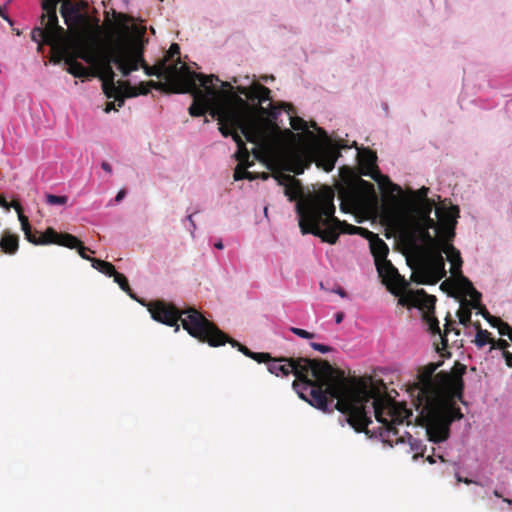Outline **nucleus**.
Returning <instances> with one entry per match:
<instances>
[{"label":"nucleus","mask_w":512,"mask_h":512,"mask_svg":"<svg viewBox=\"0 0 512 512\" xmlns=\"http://www.w3.org/2000/svg\"><path fill=\"white\" fill-rule=\"evenodd\" d=\"M455 284V278L453 279H448V280H445L441 283L440 285V288L442 290H447V289H454V285Z\"/></svg>","instance_id":"obj_51"},{"label":"nucleus","mask_w":512,"mask_h":512,"mask_svg":"<svg viewBox=\"0 0 512 512\" xmlns=\"http://www.w3.org/2000/svg\"><path fill=\"white\" fill-rule=\"evenodd\" d=\"M343 320V313L339 312L335 315V321L336 323H340Z\"/></svg>","instance_id":"obj_61"},{"label":"nucleus","mask_w":512,"mask_h":512,"mask_svg":"<svg viewBox=\"0 0 512 512\" xmlns=\"http://www.w3.org/2000/svg\"><path fill=\"white\" fill-rule=\"evenodd\" d=\"M179 55H180V46L177 43H173L170 46L169 50L167 51L166 56L163 59H167V62H168L170 59H173L175 56H179Z\"/></svg>","instance_id":"obj_47"},{"label":"nucleus","mask_w":512,"mask_h":512,"mask_svg":"<svg viewBox=\"0 0 512 512\" xmlns=\"http://www.w3.org/2000/svg\"><path fill=\"white\" fill-rule=\"evenodd\" d=\"M66 247H67V248H70V249H77L78 254H79L83 259L89 260V261L91 262V259H92V258H91V257H89V256L86 254V252H87V251H90V252H91V250H90L89 248L85 247V246L83 245V243H82L78 238H77V242L75 243V245H73V246H66ZM92 253H94V252L92 251Z\"/></svg>","instance_id":"obj_42"},{"label":"nucleus","mask_w":512,"mask_h":512,"mask_svg":"<svg viewBox=\"0 0 512 512\" xmlns=\"http://www.w3.org/2000/svg\"><path fill=\"white\" fill-rule=\"evenodd\" d=\"M410 222H413V224L424 226V228H426L427 230L435 229L437 227L435 220L428 216L425 218H411Z\"/></svg>","instance_id":"obj_41"},{"label":"nucleus","mask_w":512,"mask_h":512,"mask_svg":"<svg viewBox=\"0 0 512 512\" xmlns=\"http://www.w3.org/2000/svg\"><path fill=\"white\" fill-rule=\"evenodd\" d=\"M46 202L50 205H65L68 202L67 196H58L53 194L46 195Z\"/></svg>","instance_id":"obj_43"},{"label":"nucleus","mask_w":512,"mask_h":512,"mask_svg":"<svg viewBox=\"0 0 512 512\" xmlns=\"http://www.w3.org/2000/svg\"><path fill=\"white\" fill-rule=\"evenodd\" d=\"M310 346L320 352V353H328V352H331L333 350L332 347L330 346H327V345H324V344H320V343H316V342H311L310 343Z\"/></svg>","instance_id":"obj_50"},{"label":"nucleus","mask_w":512,"mask_h":512,"mask_svg":"<svg viewBox=\"0 0 512 512\" xmlns=\"http://www.w3.org/2000/svg\"><path fill=\"white\" fill-rule=\"evenodd\" d=\"M267 368L277 377L293 374L292 387L298 396L324 412L329 411L328 396L337 399L336 408L356 432L368 433L372 420L367 405L371 402L382 440L390 446L404 442L398 426L409 425L412 412L403 404L387 401L383 391L368 380L347 378L328 361L305 357H272Z\"/></svg>","instance_id":"obj_1"},{"label":"nucleus","mask_w":512,"mask_h":512,"mask_svg":"<svg viewBox=\"0 0 512 512\" xmlns=\"http://www.w3.org/2000/svg\"><path fill=\"white\" fill-rule=\"evenodd\" d=\"M452 277L455 278L454 289H457L459 292L465 295H469L473 302V307L479 308L481 293L474 288L472 282L463 275L462 271L453 274Z\"/></svg>","instance_id":"obj_22"},{"label":"nucleus","mask_w":512,"mask_h":512,"mask_svg":"<svg viewBox=\"0 0 512 512\" xmlns=\"http://www.w3.org/2000/svg\"><path fill=\"white\" fill-rule=\"evenodd\" d=\"M234 91L240 97L244 95L246 97L245 100L254 106H263V103L266 101L272 103L271 90L260 83H253L248 87L237 86L234 88Z\"/></svg>","instance_id":"obj_20"},{"label":"nucleus","mask_w":512,"mask_h":512,"mask_svg":"<svg viewBox=\"0 0 512 512\" xmlns=\"http://www.w3.org/2000/svg\"><path fill=\"white\" fill-rule=\"evenodd\" d=\"M475 309L473 307L472 300L468 301L466 299H463L461 301V306L457 312V316L459 318L460 324L464 326H468L471 323V309Z\"/></svg>","instance_id":"obj_33"},{"label":"nucleus","mask_w":512,"mask_h":512,"mask_svg":"<svg viewBox=\"0 0 512 512\" xmlns=\"http://www.w3.org/2000/svg\"><path fill=\"white\" fill-rule=\"evenodd\" d=\"M147 309L151 314L153 320L165 324L170 327H175V331H179L178 322L181 324L187 319L190 310H196L193 307H189L185 310L178 309L174 304L167 303L163 300H156L147 304Z\"/></svg>","instance_id":"obj_10"},{"label":"nucleus","mask_w":512,"mask_h":512,"mask_svg":"<svg viewBox=\"0 0 512 512\" xmlns=\"http://www.w3.org/2000/svg\"><path fill=\"white\" fill-rule=\"evenodd\" d=\"M102 80V89L107 98H114L117 102V107L124 105V98L121 95V86L115 84V72L112 68V64H109V60L104 63V69L95 74Z\"/></svg>","instance_id":"obj_17"},{"label":"nucleus","mask_w":512,"mask_h":512,"mask_svg":"<svg viewBox=\"0 0 512 512\" xmlns=\"http://www.w3.org/2000/svg\"><path fill=\"white\" fill-rule=\"evenodd\" d=\"M66 43L67 35L65 36V41L63 43L50 46L53 50H58L60 52L61 57L68 65L67 72L77 78H88L90 76H95L94 70L91 71L89 68L85 67L83 64L76 60L74 54L70 53L66 47Z\"/></svg>","instance_id":"obj_19"},{"label":"nucleus","mask_w":512,"mask_h":512,"mask_svg":"<svg viewBox=\"0 0 512 512\" xmlns=\"http://www.w3.org/2000/svg\"><path fill=\"white\" fill-rule=\"evenodd\" d=\"M101 167L104 171L108 172V173H111L112 172V167L111 165L108 163V162H102L101 164Z\"/></svg>","instance_id":"obj_60"},{"label":"nucleus","mask_w":512,"mask_h":512,"mask_svg":"<svg viewBox=\"0 0 512 512\" xmlns=\"http://www.w3.org/2000/svg\"><path fill=\"white\" fill-rule=\"evenodd\" d=\"M456 480H457V482H459V483H460V482H462V483H465V484H467V485H469V484H476V485H480V483H479V482L474 481V480L469 479V478H464V477L460 476L459 474H457V475H456Z\"/></svg>","instance_id":"obj_53"},{"label":"nucleus","mask_w":512,"mask_h":512,"mask_svg":"<svg viewBox=\"0 0 512 512\" xmlns=\"http://www.w3.org/2000/svg\"><path fill=\"white\" fill-rule=\"evenodd\" d=\"M91 264L94 269L98 270L99 272L107 276H112L115 273V267L110 262L93 258L91 259Z\"/></svg>","instance_id":"obj_34"},{"label":"nucleus","mask_w":512,"mask_h":512,"mask_svg":"<svg viewBox=\"0 0 512 512\" xmlns=\"http://www.w3.org/2000/svg\"><path fill=\"white\" fill-rule=\"evenodd\" d=\"M120 86L122 87L121 95L123 96V98H131L138 96V88H136V86H131L128 81H121Z\"/></svg>","instance_id":"obj_39"},{"label":"nucleus","mask_w":512,"mask_h":512,"mask_svg":"<svg viewBox=\"0 0 512 512\" xmlns=\"http://www.w3.org/2000/svg\"><path fill=\"white\" fill-rule=\"evenodd\" d=\"M315 154V161L318 167L323 168L326 172H330L334 169L339 154L335 148L319 146L317 147Z\"/></svg>","instance_id":"obj_25"},{"label":"nucleus","mask_w":512,"mask_h":512,"mask_svg":"<svg viewBox=\"0 0 512 512\" xmlns=\"http://www.w3.org/2000/svg\"><path fill=\"white\" fill-rule=\"evenodd\" d=\"M215 248L217 249H223V243L221 241H218L214 244Z\"/></svg>","instance_id":"obj_62"},{"label":"nucleus","mask_w":512,"mask_h":512,"mask_svg":"<svg viewBox=\"0 0 512 512\" xmlns=\"http://www.w3.org/2000/svg\"><path fill=\"white\" fill-rule=\"evenodd\" d=\"M483 317L489 322V324L495 328L498 327L503 321L495 316H492L489 314V312L483 308V311H481Z\"/></svg>","instance_id":"obj_45"},{"label":"nucleus","mask_w":512,"mask_h":512,"mask_svg":"<svg viewBox=\"0 0 512 512\" xmlns=\"http://www.w3.org/2000/svg\"><path fill=\"white\" fill-rule=\"evenodd\" d=\"M16 210L18 212V216H19V221L21 224L23 223H28L29 220H28V217H26L22 212H21V206L20 205H17L16 206Z\"/></svg>","instance_id":"obj_55"},{"label":"nucleus","mask_w":512,"mask_h":512,"mask_svg":"<svg viewBox=\"0 0 512 512\" xmlns=\"http://www.w3.org/2000/svg\"><path fill=\"white\" fill-rule=\"evenodd\" d=\"M424 320L426 321L427 325H428V329L429 331L432 333V334H438L439 337H440V340H441V345L442 347L439 348V346L437 345L436 349L439 351V350H444L447 348L448 346V340H447V334L449 332H451L452 330H454V328H452V321L451 320H447L445 325H444V333L442 334L441 333V330H440V327H439V321L437 320V318L433 315V312H427L424 314Z\"/></svg>","instance_id":"obj_23"},{"label":"nucleus","mask_w":512,"mask_h":512,"mask_svg":"<svg viewBox=\"0 0 512 512\" xmlns=\"http://www.w3.org/2000/svg\"><path fill=\"white\" fill-rule=\"evenodd\" d=\"M161 87L162 83L155 81L141 82L138 86H136V88H138V96L147 95L151 88L160 89Z\"/></svg>","instance_id":"obj_40"},{"label":"nucleus","mask_w":512,"mask_h":512,"mask_svg":"<svg viewBox=\"0 0 512 512\" xmlns=\"http://www.w3.org/2000/svg\"><path fill=\"white\" fill-rule=\"evenodd\" d=\"M503 357L506 361V364L512 368V353L511 352H506V353H503Z\"/></svg>","instance_id":"obj_57"},{"label":"nucleus","mask_w":512,"mask_h":512,"mask_svg":"<svg viewBox=\"0 0 512 512\" xmlns=\"http://www.w3.org/2000/svg\"><path fill=\"white\" fill-rule=\"evenodd\" d=\"M451 241L441 240L439 250L442 254L445 253L447 260L451 263V274L462 271L463 260L461 258L459 250H457L451 243Z\"/></svg>","instance_id":"obj_26"},{"label":"nucleus","mask_w":512,"mask_h":512,"mask_svg":"<svg viewBox=\"0 0 512 512\" xmlns=\"http://www.w3.org/2000/svg\"><path fill=\"white\" fill-rule=\"evenodd\" d=\"M436 214L438 217V231L441 240L452 241L455 236L456 219L459 217V208L457 206L438 208Z\"/></svg>","instance_id":"obj_15"},{"label":"nucleus","mask_w":512,"mask_h":512,"mask_svg":"<svg viewBox=\"0 0 512 512\" xmlns=\"http://www.w3.org/2000/svg\"><path fill=\"white\" fill-rule=\"evenodd\" d=\"M296 174H301L304 171V167H297L293 170Z\"/></svg>","instance_id":"obj_63"},{"label":"nucleus","mask_w":512,"mask_h":512,"mask_svg":"<svg viewBox=\"0 0 512 512\" xmlns=\"http://www.w3.org/2000/svg\"><path fill=\"white\" fill-rule=\"evenodd\" d=\"M183 81L178 83V86L172 89L175 93H190L193 96V103L189 107V114L193 117H200L208 110L211 111L210 106L212 102V95L216 94V89L210 84L215 80L220 82L218 76L213 74L204 75L191 71L189 67H184L182 72Z\"/></svg>","instance_id":"obj_6"},{"label":"nucleus","mask_w":512,"mask_h":512,"mask_svg":"<svg viewBox=\"0 0 512 512\" xmlns=\"http://www.w3.org/2000/svg\"><path fill=\"white\" fill-rule=\"evenodd\" d=\"M465 372L466 366L460 362H455L450 373L444 371L437 373V379L442 386V393L451 399L453 407H457L456 399L462 401L464 390L462 377Z\"/></svg>","instance_id":"obj_11"},{"label":"nucleus","mask_w":512,"mask_h":512,"mask_svg":"<svg viewBox=\"0 0 512 512\" xmlns=\"http://www.w3.org/2000/svg\"><path fill=\"white\" fill-rule=\"evenodd\" d=\"M290 125H291L292 129H294L296 131H306L307 135L309 137H314L312 132L307 131L308 124L303 118H301L299 116H291L290 117Z\"/></svg>","instance_id":"obj_38"},{"label":"nucleus","mask_w":512,"mask_h":512,"mask_svg":"<svg viewBox=\"0 0 512 512\" xmlns=\"http://www.w3.org/2000/svg\"><path fill=\"white\" fill-rule=\"evenodd\" d=\"M359 164L361 167V173L365 176H370L374 180H379V178H384L385 181L390 185L392 191H396L400 193L402 191L401 187L397 184H393L390 182L388 177H384L380 175L376 160V153L368 148H364L359 152Z\"/></svg>","instance_id":"obj_18"},{"label":"nucleus","mask_w":512,"mask_h":512,"mask_svg":"<svg viewBox=\"0 0 512 512\" xmlns=\"http://www.w3.org/2000/svg\"><path fill=\"white\" fill-rule=\"evenodd\" d=\"M275 179L278 181L279 185H283L285 187L284 193L291 201L295 200L300 194L301 184L295 177L289 174L278 173L275 175Z\"/></svg>","instance_id":"obj_27"},{"label":"nucleus","mask_w":512,"mask_h":512,"mask_svg":"<svg viewBox=\"0 0 512 512\" xmlns=\"http://www.w3.org/2000/svg\"><path fill=\"white\" fill-rule=\"evenodd\" d=\"M490 335L491 334L489 331L481 329L480 325L478 324L477 333L475 336V344L478 347H483L488 343L492 345L493 338H491Z\"/></svg>","instance_id":"obj_37"},{"label":"nucleus","mask_w":512,"mask_h":512,"mask_svg":"<svg viewBox=\"0 0 512 512\" xmlns=\"http://www.w3.org/2000/svg\"><path fill=\"white\" fill-rule=\"evenodd\" d=\"M111 277L114 278V281L119 285V287L124 292H126L131 298L136 299L135 295L132 292V289L130 288L127 278L123 274L115 270V273Z\"/></svg>","instance_id":"obj_36"},{"label":"nucleus","mask_w":512,"mask_h":512,"mask_svg":"<svg viewBox=\"0 0 512 512\" xmlns=\"http://www.w3.org/2000/svg\"><path fill=\"white\" fill-rule=\"evenodd\" d=\"M376 269L382 283L392 294L398 296L406 288L407 283L405 279L399 274L390 260L380 261V263L376 264Z\"/></svg>","instance_id":"obj_13"},{"label":"nucleus","mask_w":512,"mask_h":512,"mask_svg":"<svg viewBox=\"0 0 512 512\" xmlns=\"http://www.w3.org/2000/svg\"><path fill=\"white\" fill-rule=\"evenodd\" d=\"M18 247L19 239L17 235L5 234L0 240V249L3 253L14 254Z\"/></svg>","instance_id":"obj_32"},{"label":"nucleus","mask_w":512,"mask_h":512,"mask_svg":"<svg viewBox=\"0 0 512 512\" xmlns=\"http://www.w3.org/2000/svg\"><path fill=\"white\" fill-rule=\"evenodd\" d=\"M61 0H42L41 26L33 28L31 39L38 44V51L44 45H55L65 41L66 30L59 25L57 6Z\"/></svg>","instance_id":"obj_8"},{"label":"nucleus","mask_w":512,"mask_h":512,"mask_svg":"<svg viewBox=\"0 0 512 512\" xmlns=\"http://www.w3.org/2000/svg\"><path fill=\"white\" fill-rule=\"evenodd\" d=\"M21 228H22V230H23V232L25 234V238L27 240H31L30 236H31L32 227H31L30 223L28 222V223L21 224Z\"/></svg>","instance_id":"obj_52"},{"label":"nucleus","mask_w":512,"mask_h":512,"mask_svg":"<svg viewBox=\"0 0 512 512\" xmlns=\"http://www.w3.org/2000/svg\"><path fill=\"white\" fill-rule=\"evenodd\" d=\"M145 41L138 37L133 40H124L117 68L123 76H129L131 72L137 71L141 67L147 76L165 77L172 85L173 89L178 86L180 81L184 80L182 72L185 63L181 64L180 59L172 65H167V59H162L158 64L149 66L144 59Z\"/></svg>","instance_id":"obj_5"},{"label":"nucleus","mask_w":512,"mask_h":512,"mask_svg":"<svg viewBox=\"0 0 512 512\" xmlns=\"http://www.w3.org/2000/svg\"><path fill=\"white\" fill-rule=\"evenodd\" d=\"M62 5L60 8L61 16L63 17L65 23L70 25L72 18L77 20L80 18L79 8L77 5L73 4L70 0H61Z\"/></svg>","instance_id":"obj_30"},{"label":"nucleus","mask_w":512,"mask_h":512,"mask_svg":"<svg viewBox=\"0 0 512 512\" xmlns=\"http://www.w3.org/2000/svg\"><path fill=\"white\" fill-rule=\"evenodd\" d=\"M440 363L426 365L410 388L413 403L426 428L428 440L434 443L446 441L450 436L453 421L461 420L463 413L453 407L451 399L442 393V386L435 374Z\"/></svg>","instance_id":"obj_3"},{"label":"nucleus","mask_w":512,"mask_h":512,"mask_svg":"<svg viewBox=\"0 0 512 512\" xmlns=\"http://www.w3.org/2000/svg\"><path fill=\"white\" fill-rule=\"evenodd\" d=\"M433 200H424L423 203H415L414 205H410V208L413 212L412 218H425L430 217L432 210L434 208Z\"/></svg>","instance_id":"obj_31"},{"label":"nucleus","mask_w":512,"mask_h":512,"mask_svg":"<svg viewBox=\"0 0 512 512\" xmlns=\"http://www.w3.org/2000/svg\"><path fill=\"white\" fill-rule=\"evenodd\" d=\"M188 312L189 315L183 323V328L190 336L202 343H207L211 347H219L229 343L245 356L251 357L253 351L219 329L214 322L208 320L200 311L190 310Z\"/></svg>","instance_id":"obj_7"},{"label":"nucleus","mask_w":512,"mask_h":512,"mask_svg":"<svg viewBox=\"0 0 512 512\" xmlns=\"http://www.w3.org/2000/svg\"><path fill=\"white\" fill-rule=\"evenodd\" d=\"M310 126L313 127L314 129H316V131L318 132V134L321 137H323L325 139L328 137L326 131L323 128L318 127L316 122L312 121L310 123Z\"/></svg>","instance_id":"obj_54"},{"label":"nucleus","mask_w":512,"mask_h":512,"mask_svg":"<svg viewBox=\"0 0 512 512\" xmlns=\"http://www.w3.org/2000/svg\"><path fill=\"white\" fill-rule=\"evenodd\" d=\"M367 233L370 235V250L374 257L375 265L380 263V261L388 260L389 248L387 244L378 235L369 231Z\"/></svg>","instance_id":"obj_28"},{"label":"nucleus","mask_w":512,"mask_h":512,"mask_svg":"<svg viewBox=\"0 0 512 512\" xmlns=\"http://www.w3.org/2000/svg\"><path fill=\"white\" fill-rule=\"evenodd\" d=\"M337 293H338L341 297H346V292H345L343 289H341V288L337 291Z\"/></svg>","instance_id":"obj_64"},{"label":"nucleus","mask_w":512,"mask_h":512,"mask_svg":"<svg viewBox=\"0 0 512 512\" xmlns=\"http://www.w3.org/2000/svg\"><path fill=\"white\" fill-rule=\"evenodd\" d=\"M334 198V190L324 186L297 203L296 211L302 234H312L323 242L335 244L340 234H355L363 230L335 216Z\"/></svg>","instance_id":"obj_4"},{"label":"nucleus","mask_w":512,"mask_h":512,"mask_svg":"<svg viewBox=\"0 0 512 512\" xmlns=\"http://www.w3.org/2000/svg\"><path fill=\"white\" fill-rule=\"evenodd\" d=\"M123 41L124 39L118 38L107 46L101 48L81 45L77 48L76 55L74 56L90 64L92 69L95 71V74H97L104 69V63L106 60H109V64H115L116 67L118 66Z\"/></svg>","instance_id":"obj_9"},{"label":"nucleus","mask_w":512,"mask_h":512,"mask_svg":"<svg viewBox=\"0 0 512 512\" xmlns=\"http://www.w3.org/2000/svg\"><path fill=\"white\" fill-rule=\"evenodd\" d=\"M125 195H126V191H125L124 189H121V190L117 193V195H116V197H115V201H116V202H120V201L125 197Z\"/></svg>","instance_id":"obj_59"},{"label":"nucleus","mask_w":512,"mask_h":512,"mask_svg":"<svg viewBox=\"0 0 512 512\" xmlns=\"http://www.w3.org/2000/svg\"><path fill=\"white\" fill-rule=\"evenodd\" d=\"M424 320L426 321L427 325H428V329L429 331L432 333V334H438L439 337H440V340H441V345L442 347L439 348V346L437 345L436 349L439 351V350H444L447 348L448 346V340H447V334L449 332H451L452 330H454V328H452V321L451 320H447L445 325H444V333L442 334L441 333V330H440V327H439V321L437 320V318L433 315V312H427L424 314Z\"/></svg>","instance_id":"obj_24"},{"label":"nucleus","mask_w":512,"mask_h":512,"mask_svg":"<svg viewBox=\"0 0 512 512\" xmlns=\"http://www.w3.org/2000/svg\"><path fill=\"white\" fill-rule=\"evenodd\" d=\"M290 331L293 334H295V335H297V336H299L301 338H304V339H312L315 336L313 333H310V332H308V331H306L304 329H300V328H296V327H291Z\"/></svg>","instance_id":"obj_48"},{"label":"nucleus","mask_w":512,"mask_h":512,"mask_svg":"<svg viewBox=\"0 0 512 512\" xmlns=\"http://www.w3.org/2000/svg\"><path fill=\"white\" fill-rule=\"evenodd\" d=\"M509 347L508 342L505 339H493L491 349H500L502 350V354L509 352L507 348Z\"/></svg>","instance_id":"obj_46"},{"label":"nucleus","mask_w":512,"mask_h":512,"mask_svg":"<svg viewBox=\"0 0 512 512\" xmlns=\"http://www.w3.org/2000/svg\"><path fill=\"white\" fill-rule=\"evenodd\" d=\"M497 329L499 334L503 336L509 337V335H511L512 333V327L504 321L500 325H498Z\"/></svg>","instance_id":"obj_49"},{"label":"nucleus","mask_w":512,"mask_h":512,"mask_svg":"<svg viewBox=\"0 0 512 512\" xmlns=\"http://www.w3.org/2000/svg\"><path fill=\"white\" fill-rule=\"evenodd\" d=\"M250 358L258 363H269L272 360L271 354L266 352H253Z\"/></svg>","instance_id":"obj_44"},{"label":"nucleus","mask_w":512,"mask_h":512,"mask_svg":"<svg viewBox=\"0 0 512 512\" xmlns=\"http://www.w3.org/2000/svg\"><path fill=\"white\" fill-rule=\"evenodd\" d=\"M117 21L120 25L125 26L126 22L128 21V17L125 14L117 13L116 14Z\"/></svg>","instance_id":"obj_56"},{"label":"nucleus","mask_w":512,"mask_h":512,"mask_svg":"<svg viewBox=\"0 0 512 512\" xmlns=\"http://www.w3.org/2000/svg\"><path fill=\"white\" fill-rule=\"evenodd\" d=\"M435 296L428 295L423 289L416 292L409 291L399 297L398 303L402 306L426 308L428 311L434 309Z\"/></svg>","instance_id":"obj_21"},{"label":"nucleus","mask_w":512,"mask_h":512,"mask_svg":"<svg viewBox=\"0 0 512 512\" xmlns=\"http://www.w3.org/2000/svg\"><path fill=\"white\" fill-rule=\"evenodd\" d=\"M361 189L373 190V185L368 181L358 179L356 183H348L339 187L338 194L342 201V210H345V206L356 208L360 205L362 200Z\"/></svg>","instance_id":"obj_14"},{"label":"nucleus","mask_w":512,"mask_h":512,"mask_svg":"<svg viewBox=\"0 0 512 512\" xmlns=\"http://www.w3.org/2000/svg\"><path fill=\"white\" fill-rule=\"evenodd\" d=\"M30 243L35 245L57 244L60 246H73L77 242V237L69 233H58L49 227L44 233L31 230Z\"/></svg>","instance_id":"obj_16"},{"label":"nucleus","mask_w":512,"mask_h":512,"mask_svg":"<svg viewBox=\"0 0 512 512\" xmlns=\"http://www.w3.org/2000/svg\"><path fill=\"white\" fill-rule=\"evenodd\" d=\"M446 276L445 261L442 251H433L429 261L422 264L412 275L418 284L434 285Z\"/></svg>","instance_id":"obj_12"},{"label":"nucleus","mask_w":512,"mask_h":512,"mask_svg":"<svg viewBox=\"0 0 512 512\" xmlns=\"http://www.w3.org/2000/svg\"><path fill=\"white\" fill-rule=\"evenodd\" d=\"M409 226V234L413 241L419 240L422 243L429 244L432 246H438L440 244L441 238L439 237V239L436 240L434 237H432L429 230L424 228V226L413 224V222H409Z\"/></svg>","instance_id":"obj_29"},{"label":"nucleus","mask_w":512,"mask_h":512,"mask_svg":"<svg viewBox=\"0 0 512 512\" xmlns=\"http://www.w3.org/2000/svg\"><path fill=\"white\" fill-rule=\"evenodd\" d=\"M115 103H117V102H116V101H114V102H108V103L106 104L105 112H107V113H108V112H110L111 110H117V108H116V104H115Z\"/></svg>","instance_id":"obj_58"},{"label":"nucleus","mask_w":512,"mask_h":512,"mask_svg":"<svg viewBox=\"0 0 512 512\" xmlns=\"http://www.w3.org/2000/svg\"><path fill=\"white\" fill-rule=\"evenodd\" d=\"M428 192L429 188L424 186L418 189L417 191H411L410 196L408 198L409 206L414 205L415 203H423L424 200H430L428 198Z\"/></svg>","instance_id":"obj_35"},{"label":"nucleus","mask_w":512,"mask_h":512,"mask_svg":"<svg viewBox=\"0 0 512 512\" xmlns=\"http://www.w3.org/2000/svg\"><path fill=\"white\" fill-rule=\"evenodd\" d=\"M221 91L216 90L212 98H216L215 106L210 111L211 117L217 119L219 131L224 137L231 136L237 144L235 158L238 164L234 170L236 181L254 180L256 176L247 171L253 162L249 161L250 152L242 136L254 144L252 153L256 159L262 160L275 156L283 146V138L276 120L285 109L294 112L289 103H269L267 107L254 106L235 93L234 87L227 81L221 82Z\"/></svg>","instance_id":"obj_2"}]
</instances>
